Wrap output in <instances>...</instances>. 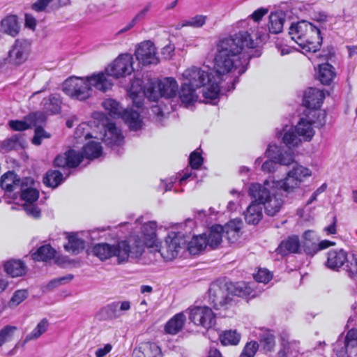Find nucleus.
<instances>
[{
	"mask_svg": "<svg viewBox=\"0 0 357 357\" xmlns=\"http://www.w3.org/2000/svg\"><path fill=\"white\" fill-rule=\"evenodd\" d=\"M1 24L3 31L8 35L14 37L19 33L20 26L16 16H8L1 21Z\"/></svg>",
	"mask_w": 357,
	"mask_h": 357,
	"instance_id": "ea45409f",
	"label": "nucleus"
},
{
	"mask_svg": "<svg viewBox=\"0 0 357 357\" xmlns=\"http://www.w3.org/2000/svg\"><path fill=\"white\" fill-rule=\"evenodd\" d=\"M219 339L223 345H236L241 340V335L236 331H225L220 335Z\"/></svg>",
	"mask_w": 357,
	"mask_h": 357,
	"instance_id": "a18cd8bd",
	"label": "nucleus"
},
{
	"mask_svg": "<svg viewBox=\"0 0 357 357\" xmlns=\"http://www.w3.org/2000/svg\"><path fill=\"white\" fill-rule=\"evenodd\" d=\"M268 12V9L266 8H259L255 10L250 15V17L255 22H259L264 15Z\"/></svg>",
	"mask_w": 357,
	"mask_h": 357,
	"instance_id": "69168bd1",
	"label": "nucleus"
},
{
	"mask_svg": "<svg viewBox=\"0 0 357 357\" xmlns=\"http://www.w3.org/2000/svg\"><path fill=\"white\" fill-rule=\"evenodd\" d=\"M279 357H301V355L298 351L296 349L294 345L289 344L287 347H284L282 351L278 352Z\"/></svg>",
	"mask_w": 357,
	"mask_h": 357,
	"instance_id": "5fc2aeb1",
	"label": "nucleus"
},
{
	"mask_svg": "<svg viewBox=\"0 0 357 357\" xmlns=\"http://www.w3.org/2000/svg\"><path fill=\"white\" fill-rule=\"evenodd\" d=\"M131 308L129 301H116L112 302L102 307L98 316L102 320L117 319L126 314Z\"/></svg>",
	"mask_w": 357,
	"mask_h": 357,
	"instance_id": "2eb2a0df",
	"label": "nucleus"
},
{
	"mask_svg": "<svg viewBox=\"0 0 357 357\" xmlns=\"http://www.w3.org/2000/svg\"><path fill=\"white\" fill-rule=\"evenodd\" d=\"M258 33L241 30L220 39L216 45L214 59V70L218 81L211 73L200 68L192 66L183 73L185 83L198 89L203 87L202 94L206 99L214 100L220 93V75L227 74L238 69V74H243L253 57L261 54Z\"/></svg>",
	"mask_w": 357,
	"mask_h": 357,
	"instance_id": "f257e3e1",
	"label": "nucleus"
},
{
	"mask_svg": "<svg viewBox=\"0 0 357 357\" xmlns=\"http://www.w3.org/2000/svg\"><path fill=\"white\" fill-rule=\"evenodd\" d=\"M242 222L238 220L229 221L224 227L225 233L227 235V238L230 239V235L233 238L238 236V233L241 229Z\"/></svg>",
	"mask_w": 357,
	"mask_h": 357,
	"instance_id": "09e8293b",
	"label": "nucleus"
},
{
	"mask_svg": "<svg viewBox=\"0 0 357 357\" xmlns=\"http://www.w3.org/2000/svg\"><path fill=\"white\" fill-rule=\"evenodd\" d=\"M102 148L99 142H90L82 149V152L69 149L63 154L58 155L54 160L55 167L60 168H75L83 160L84 157L93 160L100 157Z\"/></svg>",
	"mask_w": 357,
	"mask_h": 357,
	"instance_id": "0eeeda50",
	"label": "nucleus"
},
{
	"mask_svg": "<svg viewBox=\"0 0 357 357\" xmlns=\"http://www.w3.org/2000/svg\"><path fill=\"white\" fill-rule=\"evenodd\" d=\"M132 63V56L129 54H124L116 59L112 64L101 73H105L113 84V77H126L132 73L133 71Z\"/></svg>",
	"mask_w": 357,
	"mask_h": 357,
	"instance_id": "9b49d317",
	"label": "nucleus"
},
{
	"mask_svg": "<svg viewBox=\"0 0 357 357\" xmlns=\"http://www.w3.org/2000/svg\"><path fill=\"white\" fill-rule=\"evenodd\" d=\"M135 56L143 66L156 65L159 62L155 47L151 41L142 43L135 51Z\"/></svg>",
	"mask_w": 357,
	"mask_h": 357,
	"instance_id": "a211bd4d",
	"label": "nucleus"
},
{
	"mask_svg": "<svg viewBox=\"0 0 357 357\" xmlns=\"http://www.w3.org/2000/svg\"><path fill=\"white\" fill-rule=\"evenodd\" d=\"M149 10V7L146 6L141 10L131 20L132 24H136L142 21L146 16Z\"/></svg>",
	"mask_w": 357,
	"mask_h": 357,
	"instance_id": "774afa93",
	"label": "nucleus"
},
{
	"mask_svg": "<svg viewBox=\"0 0 357 357\" xmlns=\"http://www.w3.org/2000/svg\"><path fill=\"white\" fill-rule=\"evenodd\" d=\"M186 321L185 315L179 312L173 316L165 324V333L174 335L182 331Z\"/></svg>",
	"mask_w": 357,
	"mask_h": 357,
	"instance_id": "a878e982",
	"label": "nucleus"
},
{
	"mask_svg": "<svg viewBox=\"0 0 357 357\" xmlns=\"http://www.w3.org/2000/svg\"><path fill=\"white\" fill-rule=\"evenodd\" d=\"M49 137H50V134L46 132L43 128L37 127L35 130V135L32 139V143L38 146L41 144L42 139Z\"/></svg>",
	"mask_w": 357,
	"mask_h": 357,
	"instance_id": "4d7b16f0",
	"label": "nucleus"
},
{
	"mask_svg": "<svg viewBox=\"0 0 357 357\" xmlns=\"http://www.w3.org/2000/svg\"><path fill=\"white\" fill-rule=\"evenodd\" d=\"M28 292L25 289H20L16 291L12 296L10 303L15 305L21 303L24 299L26 298Z\"/></svg>",
	"mask_w": 357,
	"mask_h": 357,
	"instance_id": "bf43d9fd",
	"label": "nucleus"
},
{
	"mask_svg": "<svg viewBox=\"0 0 357 357\" xmlns=\"http://www.w3.org/2000/svg\"><path fill=\"white\" fill-rule=\"evenodd\" d=\"M61 100L59 94H51L43 100V109L45 112L53 114H59L61 109Z\"/></svg>",
	"mask_w": 357,
	"mask_h": 357,
	"instance_id": "c9c22d12",
	"label": "nucleus"
},
{
	"mask_svg": "<svg viewBox=\"0 0 357 357\" xmlns=\"http://www.w3.org/2000/svg\"><path fill=\"white\" fill-rule=\"evenodd\" d=\"M259 344L257 341H250L245 344L239 357H255ZM207 357H222L220 351L215 347H211Z\"/></svg>",
	"mask_w": 357,
	"mask_h": 357,
	"instance_id": "c85d7f7f",
	"label": "nucleus"
},
{
	"mask_svg": "<svg viewBox=\"0 0 357 357\" xmlns=\"http://www.w3.org/2000/svg\"><path fill=\"white\" fill-rule=\"evenodd\" d=\"M289 34L293 40L308 52H316L322 43L320 28L306 20L292 23Z\"/></svg>",
	"mask_w": 357,
	"mask_h": 357,
	"instance_id": "423d86ee",
	"label": "nucleus"
},
{
	"mask_svg": "<svg viewBox=\"0 0 357 357\" xmlns=\"http://www.w3.org/2000/svg\"><path fill=\"white\" fill-rule=\"evenodd\" d=\"M278 162L272 158L266 160L261 165V170L266 173H273L278 169Z\"/></svg>",
	"mask_w": 357,
	"mask_h": 357,
	"instance_id": "e2e57ef3",
	"label": "nucleus"
},
{
	"mask_svg": "<svg viewBox=\"0 0 357 357\" xmlns=\"http://www.w3.org/2000/svg\"><path fill=\"white\" fill-rule=\"evenodd\" d=\"M102 107L107 110L109 114L114 117H120L123 112L122 108L119 103L113 99H106L102 103Z\"/></svg>",
	"mask_w": 357,
	"mask_h": 357,
	"instance_id": "de8ad7c7",
	"label": "nucleus"
},
{
	"mask_svg": "<svg viewBox=\"0 0 357 357\" xmlns=\"http://www.w3.org/2000/svg\"><path fill=\"white\" fill-rule=\"evenodd\" d=\"M178 93V84L172 77H165L157 82H150L144 91L146 97L151 101H157L160 97L172 98Z\"/></svg>",
	"mask_w": 357,
	"mask_h": 357,
	"instance_id": "6e6552de",
	"label": "nucleus"
},
{
	"mask_svg": "<svg viewBox=\"0 0 357 357\" xmlns=\"http://www.w3.org/2000/svg\"><path fill=\"white\" fill-rule=\"evenodd\" d=\"M285 20L286 14L282 10L272 12L269 15L268 24L269 32L273 34H278L282 32Z\"/></svg>",
	"mask_w": 357,
	"mask_h": 357,
	"instance_id": "cd10ccee",
	"label": "nucleus"
},
{
	"mask_svg": "<svg viewBox=\"0 0 357 357\" xmlns=\"http://www.w3.org/2000/svg\"><path fill=\"white\" fill-rule=\"evenodd\" d=\"M197 88L187 83H183L178 91V97L181 102L185 106L190 105L195 102L198 99Z\"/></svg>",
	"mask_w": 357,
	"mask_h": 357,
	"instance_id": "7c9ffc66",
	"label": "nucleus"
},
{
	"mask_svg": "<svg viewBox=\"0 0 357 357\" xmlns=\"http://www.w3.org/2000/svg\"><path fill=\"white\" fill-rule=\"evenodd\" d=\"M120 117H121L125 123L132 130H138L142 127V119L139 112L132 109H126L123 110Z\"/></svg>",
	"mask_w": 357,
	"mask_h": 357,
	"instance_id": "c756f323",
	"label": "nucleus"
},
{
	"mask_svg": "<svg viewBox=\"0 0 357 357\" xmlns=\"http://www.w3.org/2000/svg\"><path fill=\"white\" fill-rule=\"evenodd\" d=\"M347 252L343 249H332L328 252L326 266L332 270L338 271L342 266H345L350 260Z\"/></svg>",
	"mask_w": 357,
	"mask_h": 357,
	"instance_id": "412c9836",
	"label": "nucleus"
},
{
	"mask_svg": "<svg viewBox=\"0 0 357 357\" xmlns=\"http://www.w3.org/2000/svg\"><path fill=\"white\" fill-rule=\"evenodd\" d=\"M8 126L15 131H24L30 127L26 122L20 120H10L8 122Z\"/></svg>",
	"mask_w": 357,
	"mask_h": 357,
	"instance_id": "680f3d73",
	"label": "nucleus"
},
{
	"mask_svg": "<svg viewBox=\"0 0 357 357\" xmlns=\"http://www.w3.org/2000/svg\"><path fill=\"white\" fill-rule=\"evenodd\" d=\"M273 181L266 179L263 184L252 183L248 190L249 195L264 206L265 213L270 217L277 215L284 204L282 195L279 192L282 190L275 187Z\"/></svg>",
	"mask_w": 357,
	"mask_h": 357,
	"instance_id": "39448f33",
	"label": "nucleus"
},
{
	"mask_svg": "<svg viewBox=\"0 0 357 357\" xmlns=\"http://www.w3.org/2000/svg\"><path fill=\"white\" fill-rule=\"evenodd\" d=\"M245 222L249 225H257L263 218L262 207L254 199L244 213Z\"/></svg>",
	"mask_w": 357,
	"mask_h": 357,
	"instance_id": "b1692460",
	"label": "nucleus"
},
{
	"mask_svg": "<svg viewBox=\"0 0 357 357\" xmlns=\"http://www.w3.org/2000/svg\"><path fill=\"white\" fill-rule=\"evenodd\" d=\"M24 209L29 215L33 218H38L40 216V210L36 205L32 204H26Z\"/></svg>",
	"mask_w": 357,
	"mask_h": 357,
	"instance_id": "0e129e2a",
	"label": "nucleus"
},
{
	"mask_svg": "<svg viewBox=\"0 0 357 357\" xmlns=\"http://www.w3.org/2000/svg\"><path fill=\"white\" fill-rule=\"evenodd\" d=\"M311 176V171L298 163H295L293 168L289 171L284 179L273 181L275 187H280L287 193L293 192L298 188L304 179Z\"/></svg>",
	"mask_w": 357,
	"mask_h": 357,
	"instance_id": "1a4fd4ad",
	"label": "nucleus"
},
{
	"mask_svg": "<svg viewBox=\"0 0 357 357\" xmlns=\"http://www.w3.org/2000/svg\"><path fill=\"white\" fill-rule=\"evenodd\" d=\"M325 95L322 90L310 87L304 93L303 104L308 109L316 110L321 107Z\"/></svg>",
	"mask_w": 357,
	"mask_h": 357,
	"instance_id": "4be33fe9",
	"label": "nucleus"
},
{
	"mask_svg": "<svg viewBox=\"0 0 357 357\" xmlns=\"http://www.w3.org/2000/svg\"><path fill=\"white\" fill-rule=\"evenodd\" d=\"M312 116L316 117L315 119H310L314 124H317V126L322 127L326 123V112L321 110H314Z\"/></svg>",
	"mask_w": 357,
	"mask_h": 357,
	"instance_id": "13d9d810",
	"label": "nucleus"
},
{
	"mask_svg": "<svg viewBox=\"0 0 357 357\" xmlns=\"http://www.w3.org/2000/svg\"><path fill=\"white\" fill-rule=\"evenodd\" d=\"M3 268L6 273L12 278L22 276L26 272V266L21 260H8L4 263Z\"/></svg>",
	"mask_w": 357,
	"mask_h": 357,
	"instance_id": "2f4dec72",
	"label": "nucleus"
},
{
	"mask_svg": "<svg viewBox=\"0 0 357 357\" xmlns=\"http://www.w3.org/2000/svg\"><path fill=\"white\" fill-rule=\"evenodd\" d=\"M31 52V43L26 39H17L8 52L6 61L13 66L22 65L28 59Z\"/></svg>",
	"mask_w": 357,
	"mask_h": 357,
	"instance_id": "ddd939ff",
	"label": "nucleus"
},
{
	"mask_svg": "<svg viewBox=\"0 0 357 357\" xmlns=\"http://www.w3.org/2000/svg\"><path fill=\"white\" fill-rule=\"evenodd\" d=\"M187 241L182 232L171 231L165 238V245L158 251L164 259L172 260L177 256L179 250L185 245Z\"/></svg>",
	"mask_w": 357,
	"mask_h": 357,
	"instance_id": "f8f14e48",
	"label": "nucleus"
},
{
	"mask_svg": "<svg viewBox=\"0 0 357 357\" xmlns=\"http://www.w3.org/2000/svg\"><path fill=\"white\" fill-rule=\"evenodd\" d=\"M251 288L244 282L216 281L208 289V303L217 310H226L236 304L237 298L250 295Z\"/></svg>",
	"mask_w": 357,
	"mask_h": 357,
	"instance_id": "7ed1b4c3",
	"label": "nucleus"
},
{
	"mask_svg": "<svg viewBox=\"0 0 357 357\" xmlns=\"http://www.w3.org/2000/svg\"><path fill=\"white\" fill-rule=\"evenodd\" d=\"M300 136L295 131V128H290L286 131L282 137V141L288 149L298 147L301 144Z\"/></svg>",
	"mask_w": 357,
	"mask_h": 357,
	"instance_id": "79ce46f5",
	"label": "nucleus"
},
{
	"mask_svg": "<svg viewBox=\"0 0 357 357\" xmlns=\"http://www.w3.org/2000/svg\"><path fill=\"white\" fill-rule=\"evenodd\" d=\"M146 90V86L144 87V90H140L138 91L137 90H135L134 84L132 85L130 90L129 91L130 97L132 100L133 105L137 107H142L143 105V98L144 96H146V95L144 93Z\"/></svg>",
	"mask_w": 357,
	"mask_h": 357,
	"instance_id": "8fccbe9b",
	"label": "nucleus"
},
{
	"mask_svg": "<svg viewBox=\"0 0 357 357\" xmlns=\"http://www.w3.org/2000/svg\"><path fill=\"white\" fill-rule=\"evenodd\" d=\"M132 243L121 241L116 245L107 243L96 244L92 248L93 255L100 260L105 261L112 257H116L119 264L127 262L130 258L137 259L143 254V245L140 241Z\"/></svg>",
	"mask_w": 357,
	"mask_h": 357,
	"instance_id": "20e7f679",
	"label": "nucleus"
},
{
	"mask_svg": "<svg viewBox=\"0 0 357 357\" xmlns=\"http://www.w3.org/2000/svg\"><path fill=\"white\" fill-rule=\"evenodd\" d=\"M112 83L105 73H93L86 77H70L63 84V91L73 99L83 101L92 95V89L102 92L110 90Z\"/></svg>",
	"mask_w": 357,
	"mask_h": 357,
	"instance_id": "f03ea898",
	"label": "nucleus"
},
{
	"mask_svg": "<svg viewBox=\"0 0 357 357\" xmlns=\"http://www.w3.org/2000/svg\"><path fill=\"white\" fill-rule=\"evenodd\" d=\"M102 140L107 146H110L112 149L116 147L119 155L122 153L120 151V146L123 144V136L121 130L114 123H109L105 127Z\"/></svg>",
	"mask_w": 357,
	"mask_h": 357,
	"instance_id": "aec40b11",
	"label": "nucleus"
},
{
	"mask_svg": "<svg viewBox=\"0 0 357 357\" xmlns=\"http://www.w3.org/2000/svg\"><path fill=\"white\" fill-rule=\"evenodd\" d=\"M16 330L17 328L12 326H6L0 330V347L13 337Z\"/></svg>",
	"mask_w": 357,
	"mask_h": 357,
	"instance_id": "603ef678",
	"label": "nucleus"
},
{
	"mask_svg": "<svg viewBox=\"0 0 357 357\" xmlns=\"http://www.w3.org/2000/svg\"><path fill=\"white\" fill-rule=\"evenodd\" d=\"M188 318L196 326L209 329L215 324V317L207 306H195L188 310Z\"/></svg>",
	"mask_w": 357,
	"mask_h": 357,
	"instance_id": "4468645a",
	"label": "nucleus"
},
{
	"mask_svg": "<svg viewBox=\"0 0 357 357\" xmlns=\"http://www.w3.org/2000/svg\"><path fill=\"white\" fill-rule=\"evenodd\" d=\"M336 73L334 67L328 63L320 64L319 66L318 78L324 85H329Z\"/></svg>",
	"mask_w": 357,
	"mask_h": 357,
	"instance_id": "e433bc0d",
	"label": "nucleus"
},
{
	"mask_svg": "<svg viewBox=\"0 0 357 357\" xmlns=\"http://www.w3.org/2000/svg\"><path fill=\"white\" fill-rule=\"evenodd\" d=\"M64 180L63 174L58 170L48 171L43 178V183L45 185L51 188H56Z\"/></svg>",
	"mask_w": 357,
	"mask_h": 357,
	"instance_id": "a19ab883",
	"label": "nucleus"
},
{
	"mask_svg": "<svg viewBox=\"0 0 357 357\" xmlns=\"http://www.w3.org/2000/svg\"><path fill=\"white\" fill-rule=\"evenodd\" d=\"M53 0H37L32 4L31 8L36 12H42L45 10L48 4Z\"/></svg>",
	"mask_w": 357,
	"mask_h": 357,
	"instance_id": "338daca9",
	"label": "nucleus"
},
{
	"mask_svg": "<svg viewBox=\"0 0 357 357\" xmlns=\"http://www.w3.org/2000/svg\"><path fill=\"white\" fill-rule=\"evenodd\" d=\"M314 124L311 120L301 119L295 127V131L298 136L302 137L305 141H310L314 135L312 128Z\"/></svg>",
	"mask_w": 357,
	"mask_h": 357,
	"instance_id": "72a5a7b5",
	"label": "nucleus"
},
{
	"mask_svg": "<svg viewBox=\"0 0 357 357\" xmlns=\"http://www.w3.org/2000/svg\"><path fill=\"white\" fill-rule=\"evenodd\" d=\"M49 326V322L47 319H43L36 326V328L28 334L24 341V344L32 340H36L41 335H43L47 330Z\"/></svg>",
	"mask_w": 357,
	"mask_h": 357,
	"instance_id": "c03bdc74",
	"label": "nucleus"
},
{
	"mask_svg": "<svg viewBox=\"0 0 357 357\" xmlns=\"http://www.w3.org/2000/svg\"><path fill=\"white\" fill-rule=\"evenodd\" d=\"M347 326L351 328L342 342L340 338L334 345V350L342 354H357V315L349 317Z\"/></svg>",
	"mask_w": 357,
	"mask_h": 357,
	"instance_id": "9d476101",
	"label": "nucleus"
},
{
	"mask_svg": "<svg viewBox=\"0 0 357 357\" xmlns=\"http://www.w3.org/2000/svg\"><path fill=\"white\" fill-rule=\"evenodd\" d=\"M206 16L205 15H196L190 20L186 21L184 25L191 26L194 27H202L206 22Z\"/></svg>",
	"mask_w": 357,
	"mask_h": 357,
	"instance_id": "052dcab7",
	"label": "nucleus"
},
{
	"mask_svg": "<svg viewBox=\"0 0 357 357\" xmlns=\"http://www.w3.org/2000/svg\"><path fill=\"white\" fill-rule=\"evenodd\" d=\"M23 142L22 135L16 134L3 140L1 144V147L6 151H12L20 147Z\"/></svg>",
	"mask_w": 357,
	"mask_h": 357,
	"instance_id": "49530a36",
	"label": "nucleus"
},
{
	"mask_svg": "<svg viewBox=\"0 0 357 357\" xmlns=\"http://www.w3.org/2000/svg\"><path fill=\"white\" fill-rule=\"evenodd\" d=\"M254 278L257 282L266 284L271 280L272 274L267 269H259L254 274Z\"/></svg>",
	"mask_w": 357,
	"mask_h": 357,
	"instance_id": "864d4df0",
	"label": "nucleus"
},
{
	"mask_svg": "<svg viewBox=\"0 0 357 357\" xmlns=\"http://www.w3.org/2000/svg\"><path fill=\"white\" fill-rule=\"evenodd\" d=\"M189 162L192 169H199L203 163V158L200 153L196 151H193L190 155Z\"/></svg>",
	"mask_w": 357,
	"mask_h": 357,
	"instance_id": "6e6d98bb",
	"label": "nucleus"
},
{
	"mask_svg": "<svg viewBox=\"0 0 357 357\" xmlns=\"http://www.w3.org/2000/svg\"><path fill=\"white\" fill-rule=\"evenodd\" d=\"M300 248L301 244L298 237L291 236L280 243L277 248V252L282 256H286L289 253H298Z\"/></svg>",
	"mask_w": 357,
	"mask_h": 357,
	"instance_id": "393cba45",
	"label": "nucleus"
},
{
	"mask_svg": "<svg viewBox=\"0 0 357 357\" xmlns=\"http://www.w3.org/2000/svg\"><path fill=\"white\" fill-rule=\"evenodd\" d=\"M312 232L310 231H305L304 233L303 237L305 238V242L303 244L304 251L307 255H314L318 251L326 249L331 245H334L335 243L328 240L321 241L319 243H316L315 242H312L310 240V238Z\"/></svg>",
	"mask_w": 357,
	"mask_h": 357,
	"instance_id": "5701e85b",
	"label": "nucleus"
},
{
	"mask_svg": "<svg viewBox=\"0 0 357 357\" xmlns=\"http://www.w3.org/2000/svg\"><path fill=\"white\" fill-rule=\"evenodd\" d=\"M33 183L31 178H24L22 180L12 171H8L2 175L1 178L0 184L2 189L7 192H20L22 188L27 186Z\"/></svg>",
	"mask_w": 357,
	"mask_h": 357,
	"instance_id": "f3484780",
	"label": "nucleus"
},
{
	"mask_svg": "<svg viewBox=\"0 0 357 357\" xmlns=\"http://www.w3.org/2000/svg\"><path fill=\"white\" fill-rule=\"evenodd\" d=\"M224 233L225 229L222 226L220 225L212 226L208 234H206L208 245L213 249L216 248L221 243Z\"/></svg>",
	"mask_w": 357,
	"mask_h": 357,
	"instance_id": "473e14b6",
	"label": "nucleus"
},
{
	"mask_svg": "<svg viewBox=\"0 0 357 357\" xmlns=\"http://www.w3.org/2000/svg\"><path fill=\"white\" fill-rule=\"evenodd\" d=\"M55 252V250L50 244H46L38 248L32 254V258L35 261H47L54 257Z\"/></svg>",
	"mask_w": 357,
	"mask_h": 357,
	"instance_id": "58836bf2",
	"label": "nucleus"
},
{
	"mask_svg": "<svg viewBox=\"0 0 357 357\" xmlns=\"http://www.w3.org/2000/svg\"><path fill=\"white\" fill-rule=\"evenodd\" d=\"M259 344L262 350L267 353L274 351L275 347V337L273 331L268 329H261L257 335Z\"/></svg>",
	"mask_w": 357,
	"mask_h": 357,
	"instance_id": "bb28decb",
	"label": "nucleus"
},
{
	"mask_svg": "<svg viewBox=\"0 0 357 357\" xmlns=\"http://www.w3.org/2000/svg\"><path fill=\"white\" fill-rule=\"evenodd\" d=\"M33 183L34 182L33 181L32 184L23 187L22 188V190H20L22 199L30 204L37 201L39 197L38 190L32 187Z\"/></svg>",
	"mask_w": 357,
	"mask_h": 357,
	"instance_id": "37998d69",
	"label": "nucleus"
},
{
	"mask_svg": "<svg viewBox=\"0 0 357 357\" xmlns=\"http://www.w3.org/2000/svg\"><path fill=\"white\" fill-rule=\"evenodd\" d=\"M208 246L206 234L195 236L188 243V250L192 255H197Z\"/></svg>",
	"mask_w": 357,
	"mask_h": 357,
	"instance_id": "4c0bfd02",
	"label": "nucleus"
},
{
	"mask_svg": "<svg viewBox=\"0 0 357 357\" xmlns=\"http://www.w3.org/2000/svg\"><path fill=\"white\" fill-rule=\"evenodd\" d=\"M344 269L351 278L357 279V255L351 256Z\"/></svg>",
	"mask_w": 357,
	"mask_h": 357,
	"instance_id": "3c124183",
	"label": "nucleus"
},
{
	"mask_svg": "<svg viewBox=\"0 0 357 357\" xmlns=\"http://www.w3.org/2000/svg\"><path fill=\"white\" fill-rule=\"evenodd\" d=\"M68 243L64 245L66 251L73 255H77L82 252L85 248V241L77 237L75 233L68 234L67 235Z\"/></svg>",
	"mask_w": 357,
	"mask_h": 357,
	"instance_id": "f704fd0d",
	"label": "nucleus"
},
{
	"mask_svg": "<svg viewBox=\"0 0 357 357\" xmlns=\"http://www.w3.org/2000/svg\"><path fill=\"white\" fill-rule=\"evenodd\" d=\"M266 154L268 158L276 160L279 165L289 166L296 163L294 153L291 150L285 149L275 144H269Z\"/></svg>",
	"mask_w": 357,
	"mask_h": 357,
	"instance_id": "6ab92c4d",
	"label": "nucleus"
},
{
	"mask_svg": "<svg viewBox=\"0 0 357 357\" xmlns=\"http://www.w3.org/2000/svg\"><path fill=\"white\" fill-rule=\"evenodd\" d=\"M156 229H157V222L155 221H150L144 225H143L142 227V234L143 236V239L139 238V236H133L130 237L127 241L130 242L133 245L132 242L140 241L143 245V252L144 251L145 245L152 248V247H158L160 244L158 238H157L156 234Z\"/></svg>",
	"mask_w": 357,
	"mask_h": 357,
	"instance_id": "dca6fc26",
	"label": "nucleus"
}]
</instances>
